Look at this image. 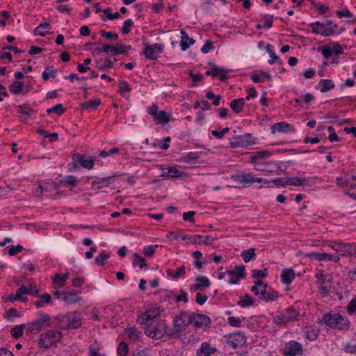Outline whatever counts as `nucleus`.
<instances>
[{"label":"nucleus","instance_id":"obj_1","mask_svg":"<svg viewBox=\"0 0 356 356\" xmlns=\"http://www.w3.org/2000/svg\"><path fill=\"white\" fill-rule=\"evenodd\" d=\"M322 322L332 329L341 331L348 330L351 323L348 318L339 313H327L323 316Z\"/></svg>","mask_w":356,"mask_h":356},{"label":"nucleus","instance_id":"obj_2","mask_svg":"<svg viewBox=\"0 0 356 356\" xmlns=\"http://www.w3.org/2000/svg\"><path fill=\"white\" fill-rule=\"evenodd\" d=\"M231 179L234 181L241 184L243 187L248 188L254 183L268 184L270 181L261 177H255L252 173L245 171H238L231 175Z\"/></svg>","mask_w":356,"mask_h":356},{"label":"nucleus","instance_id":"obj_3","mask_svg":"<svg viewBox=\"0 0 356 356\" xmlns=\"http://www.w3.org/2000/svg\"><path fill=\"white\" fill-rule=\"evenodd\" d=\"M62 337L61 332L56 330H49L40 334L38 345L41 348H49L59 342Z\"/></svg>","mask_w":356,"mask_h":356},{"label":"nucleus","instance_id":"obj_4","mask_svg":"<svg viewBox=\"0 0 356 356\" xmlns=\"http://www.w3.org/2000/svg\"><path fill=\"white\" fill-rule=\"evenodd\" d=\"M38 315L40 316V318L27 325V330L30 332L35 333L41 330L43 327L51 325V321L49 314H43L40 312Z\"/></svg>","mask_w":356,"mask_h":356},{"label":"nucleus","instance_id":"obj_5","mask_svg":"<svg viewBox=\"0 0 356 356\" xmlns=\"http://www.w3.org/2000/svg\"><path fill=\"white\" fill-rule=\"evenodd\" d=\"M58 320L67 321L66 325L60 326L62 330L78 329L82 325V319L76 312H68L65 316L59 317Z\"/></svg>","mask_w":356,"mask_h":356},{"label":"nucleus","instance_id":"obj_6","mask_svg":"<svg viewBox=\"0 0 356 356\" xmlns=\"http://www.w3.org/2000/svg\"><path fill=\"white\" fill-rule=\"evenodd\" d=\"M191 323V314L187 312H182L179 315L175 317L173 329L176 333H178L184 330L187 325Z\"/></svg>","mask_w":356,"mask_h":356},{"label":"nucleus","instance_id":"obj_7","mask_svg":"<svg viewBox=\"0 0 356 356\" xmlns=\"http://www.w3.org/2000/svg\"><path fill=\"white\" fill-rule=\"evenodd\" d=\"M164 49L163 44L154 43L153 44H144L143 54L147 59L156 60Z\"/></svg>","mask_w":356,"mask_h":356},{"label":"nucleus","instance_id":"obj_8","mask_svg":"<svg viewBox=\"0 0 356 356\" xmlns=\"http://www.w3.org/2000/svg\"><path fill=\"white\" fill-rule=\"evenodd\" d=\"M252 139L254 138L250 134L243 136H237L230 139L229 145L232 148L248 147L255 143Z\"/></svg>","mask_w":356,"mask_h":356},{"label":"nucleus","instance_id":"obj_9","mask_svg":"<svg viewBox=\"0 0 356 356\" xmlns=\"http://www.w3.org/2000/svg\"><path fill=\"white\" fill-rule=\"evenodd\" d=\"M246 343V337L241 332L229 334L226 343L231 348H241Z\"/></svg>","mask_w":356,"mask_h":356},{"label":"nucleus","instance_id":"obj_10","mask_svg":"<svg viewBox=\"0 0 356 356\" xmlns=\"http://www.w3.org/2000/svg\"><path fill=\"white\" fill-rule=\"evenodd\" d=\"M73 168H77V164L86 169H92L94 167L95 158L85 159V156L82 154L75 153L72 155Z\"/></svg>","mask_w":356,"mask_h":356},{"label":"nucleus","instance_id":"obj_11","mask_svg":"<svg viewBox=\"0 0 356 356\" xmlns=\"http://www.w3.org/2000/svg\"><path fill=\"white\" fill-rule=\"evenodd\" d=\"M245 267L243 265L236 266L232 270H228L227 273L230 276L228 280L229 284H237L238 281L241 279L245 278Z\"/></svg>","mask_w":356,"mask_h":356},{"label":"nucleus","instance_id":"obj_12","mask_svg":"<svg viewBox=\"0 0 356 356\" xmlns=\"http://www.w3.org/2000/svg\"><path fill=\"white\" fill-rule=\"evenodd\" d=\"M165 330V327H161L157 325L156 321H153L151 323L147 324L145 327V333L151 338L153 339H161Z\"/></svg>","mask_w":356,"mask_h":356},{"label":"nucleus","instance_id":"obj_13","mask_svg":"<svg viewBox=\"0 0 356 356\" xmlns=\"http://www.w3.org/2000/svg\"><path fill=\"white\" fill-rule=\"evenodd\" d=\"M337 184L339 187H347L350 189H356V175L346 173L337 178Z\"/></svg>","mask_w":356,"mask_h":356},{"label":"nucleus","instance_id":"obj_14","mask_svg":"<svg viewBox=\"0 0 356 356\" xmlns=\"http://www.w3.org/2000/svg\"><path fill=\"white\" fill-rule=\"evenodd\" d=\"M283 353L286 356L302 355V346L296 341L291 340L285 345Z\"/></svg>","mask_w":356,"mask_h":356},{"label":"nucleus","instance_id":"obj_15","mask_svg":"<svg viewBox=\"0 0 356 356\" xmlns=\"http://www.w3.org/2000/svg\"><path fill=\"white\" fill-rule=\"evenodd\" d=\"M332 248L335 251L339 252L342 256L352 257L353 251L355 250V244L343 242H334Z\"/></svg>","mask_w":356,"mask_h":356},{"label":"nucleus","instance_id":"obj_16","mask_svg":"<svg viewBox=\"0 0 356 356\" xmlns=\"http://www.w3.org/2000/svg\"><path fill=\"white\" fill-rule=\"evenodd\" d=\"M148 113L153 117L155 120L161 122L167 123L170 120V115L165 111H159V106L156 104L152 105L148 110Z\"/></svg>","mask_w":356,"mask_h":356},{"label":"nucleus","instance_id":"obj_17","mask_svg":"<svg viewBox=\"0 0 356 356\" xmlns=\"http://www.w3.org/2000/svg\"><path fill=\"white\" fill-rule=\"evenodd\" d=\"M308 257L310 259L315 260V261H332L335 263L338 262L339 261V257L337 255H332L328 253H324V252H312L307 254Z\"/></svg>","mask_w":356,"mask_h":356},{"label":"nucleus","instance_id":"obj_18","mask_svg":"<svg viewBox=\"0 0 356 356\" xmlns=\"http://www.w3.org/2000/svg\"><path fill=\"white\" fill-rule=\"evenodd\" d=\"M195 281L196 283L191 287V291H203L211 286V281L205 276L197 275Z\"/></svg>","mask_w":356,"mask_h":356},{"label":"nucleus","instance_id":"obj_19","mask_svg":"<svg viewBox=\"0 0 356 356\" xmlns=\"http://www.w3.org/2000/svg\"><path fill=\"white\" fill-rule=\"evenodd\" d=\"M160 314V309L159 307L152 308L147 310L145 313L140 315L138 321L141 324L147 325L148 322L152 321Z\"/></svg>","mask_w":356,"mask_h":356},{"label":"nucleus","instance_id":"obj_20","mask_svg":"<svg viewBox=\"0 0 356 356\" xmlns=\"http://www.w3.org/2000/svg\"><path fill=\"white\" fill-rule=\"evenodd\" d=\"M261 299L265 302L275 301L279 296V293L272 289H268V285H264L263 289H260Z\"/></svg>","mask_w":356,"mask_h":356},{"label":"nucleus","instance_id":"obj_21","mask_svg":"<svg viewBox=\"0 0 356 356\" xmlns=\"http://www.w3.org/2000/svg\"><path fill=\"white\" fill-rule=\"evenodd\" d=\"M192 323H194L195 326L197 327H203L209 326L211 323L210 318L204 314H191Z\"/></svg>","mask_w":356,"mask_h":356},{"label":"nucleus","instance_id":"obj_22","mask_svg":"<svg viewBox=\"0 0 356 356\" xmlns=\"http://www.w3.org/2000/svg\"><path fill=\"white\" fill-rule=\"evenodd\" d=\"M294 131L293 126L286 122H277L271 126V134H275L277 131L288 134Z\"/></svg>","mask_w":356,"mask_h":356},{"label":"nucleus","instance_id":"obj_23","mask_svg":"<svg viewBox=\"0 0 356 356\" xmlns=\"http://www.w3.org/2000/svg\"><path fill=\"white\" fill-rule=\"evenodd\" d=\"M213 242L214 238L211 236L193 234L189 238V243L191 244L211 245Z\"/></svg>","mask_w":356,"mask_h":356},{"label":"nucleus","instance_id":"obj_24","mask_svg":"<svg viewBox=\"0 0 356 356\" xmlns=\"http://www.w3.org/2000/svg\"><path fill=\"white\" fill-rule=\"evenodd\" d=\"M218 350L210 345L207 342L202 343L200 347L197 350V356H212L214 353H217Z\"/></svg>","mask_w":356,"mask_h":356},{"label":"nucleus","instance_id":"obj_25","mask_svg":"<svg viewBox=\"0 0 356 356\" xmlns=\"http://www.w3.org/2000/svg\"><path fill=\"white\" fill-rule=\"evenodd\" d=\"M113 181L114 179L112 177L96 178L92 182V189H101L105 186H109L113 183Z\"/></svg>","mask_w":356,"mask_h":356},{"label":"nucleus","instance_id":"obj_26","mask_svg":"<svg viewBox=\"0 0 356 356\" xmlns=\"http://www.w3.org/2000/svg\"><path fill=\"white\" fill-rule=\"evenodd\" d=\"M283 315L287 322L289 323L298 320L300 316V310L296 306L291 305L284 310Z\"/></svg>","mask_w":356,"mask_h":356},{"label":"nucleus","instance_id":"obj_27","mask_svg":"<svg viewBox=\"0 0 356 356\" xmlns=\"http://www.w3.org/2000/svg\"><path fill=\"white\" fill-rule=\"evenodd\" d=\"M271 154L268 151H260L252 152L250 157V162L255 166L261 165L264 159L268 157Z\"/></svg>","mask_w":356,"mask_h":356},{"label":"nucleus","instance_id":"obj_28","mask_svg":"<svg viewBox=\"0 0 356 356\" xmlns=\"http://www.w3.org/2000/svg\"><path fill=\"white\" fill-rule=\"evenodd\" d=\"M295 276V271L293 268H284L280 274V280L284 284L288 285L292 282Z\"/></svg>","mask_w":356,"mask_h":356},{"label":"nucleus","instance_id":"obj_29","mask_svg":"<svg viewBox=\"0 0 356 356\" xmlns=\"http://www.w3.org/2000/svg\"><path fill=\"white\" fill-rule=\"evenodd\" d=\"M325 26H321L322 30L321 35L324 37H329L333 35L336 29L338 28L337 24H333L332 21H328L326 23H323Z\"/></svg>","mask_w":356,"mask_h":356},{"label":"nucleus","instance_id":"obj_30","mask_svg":"<svg viewBox=\"0 0 356 356\" xmlns=\"http://www.w3.org/2000/svg\"><path fill=\"white\" fill-rule=\"evenodd\" d=\"M24 82L21 81H15L9 86V90L14 95H19L21 93L25 95L29 91V89H26L25 91H24Z\"/></svg>","mask_w":356,"mask_h":356},{"label":"nucleus","instance_id":"obj_31","mask_svg":"<svg viewBox=\"0 0 356 356\" xmlns=\"http://www.w3.org/2000/svg\"><path fill=\"white\" fill-rule=\"evenodd\" d=\"M211 70L212 76L214 77H218L220 80L222 82L225 81L228 79L227 74L229 72V71L223 67H219L213 65Z\"/></svg>","mask_w":356,"mask_h":356},{"label":"nucleus","instance_id":"obj_32","mask_svg":"<svg viewBox=\"0 0 356 356\" xmlns=\"http://www.w3.org/2000/svg\"><path fill=\"white\" fill-rule=\"evenodd\" d=\"M250 79L254 83H263L265 79L271 80V76L268 72L259 70L252 73Z\"/></svg>","mask_w":356,"mask_h":356},{"label":"nucleus","instance_id":"obj_33","mask_svg":"<svg viewBox=\"0 0 356 356\" xmlns=\"http://www.w3.org/2000/svg\"><path fill=\"white\" fill-rule=\"evenodd\" d=\"M131 49V45H124L119 43L116 46L111 45V56H116L119 54L127 55L129 50Z\"/></svg>","mask_w":356,"mask_h":356},{"label":"nucleus","instance_id":"obj_34","mask_svg":"<svg viewBox=\"0 0 356 356\" xmlns=\"http://www.w3.org/2000/svg\"><path fill=\"white\" fill-rule=\"evenodd\" d=\"M181 42L180 46L182 51H186L189 47L193 44L195 40L188 37L187 33L184 30H181Z\"/></svg>","mask_w":356,"mask_h":356},{"label":"nucleus","instance_id":"obj_35","mask_svg":"<svg viewBox=\"0 0 356 356\" xmlns=\"http://www.w3.org/2000/svg\"><path fill=\"white\" fill-rule=\"evenodd\" d=\"M199 159L200 156L197 152H191L186 155L181 156L179 161L186 164L196 165Z\"/></svg>","mask_w":356,"mask_h":356},{"label":"nucleus","instance_id":"obj_36","mask_svg":"<svg viewBox=\"0 0 356 356\" xmlns=\"http://www.w3.org/2000/svg\"><path fill=\"white\" fill-rule=\"evenodd\" d=\"M125 332L129 339L132 342L140 341L143 337L142 332L137 330L135 327H128L125 329Z\"/></svg>","mask_w":356,"mask_h":356},{"label":"nucleus","instance_id":"obj_37","mask_svg":"<svg viewBox=\"0 0 356 356\" xmlns=\"http://www.w3.org/2000/svg\"><path fill=\"white\" fill-rule=\"evenodd\" d=\"M101 104V99L99 98H96L94 100H90L85 102L81 104V108L83 110H86L88 111H92L97 109V108Z\"/></svg>","mask_w":356,"mask_h":356},{"label":"nucleus","instance_id":"obj_38","mask_svg":"<svg viewBox=\"0 0 356 356\" xmlns=\"http://www.w3.org/2000/svg\"><path fill=\"white\" fill-rule=\"evenodd\" d=\"M167 275L172 280H177L179 277H184L186 274V268L184 266H181L177 270L168 268L166 270Z\"/></svg>","mask_w":356,"mask_h":356},{"label":"nucleus","instance_id":"obj_39","mask_svg":"<svg viewBox=\"0 0 356 356\" xmlns=\"http://www.w3.org/2000/svg\"><path fill=\"white\" fill-rule=\"evenodd\" d=\"M155 295H158L160 298L161 302H166L172 300L174 293L172 291L167 289H159L155 292Z\"/></svg>","mask_w":356,"mask_h":356},{"label":"nucleus","instance_id":"obj_40","mask_svg":"<svg viewBox=\"0 0 356 356\" xmlns=\"http://www.w3.org/2000/svg\"><path fill=\"white\" fill-rule=\"evenodd\" d=\"M39 293V290L38 289H35V291L34 293H32L31 291V289L26 287L24 285H22L19 289H17L16 291V298H19L20 300L24 301L26 300V298H23L22 295L24 294H31L32 296H36Z\"/></svg>","mask_w":356,"mask_h":356},{"label":"nucleus","instance_id":"obj_41","mask_svg":"<svg viewBox=\"0 0 356 356\" xmlns=\"http://www.w3.org/2000/svg\"><path fill=\"white\" fill-rule=\"evenodd\" d=\"M245 105L244 98H238L232 100L229 103L230 108L236 113H239Z\"/></svg>","mask_w":356,"mask_h":356},{"label":"nucleus","instance_id":"obj_42","mask_svg":"<svg viewBox=\"0 0 356 356\" xmlns=\"http://www.w3.org/2000/svg\"><path fill=\"white\" fill-rule=\"evenodd\" d=\"M241 257L245 263H248L250 261H254L257 259L255 248H251L242 251L241 252Z\"/></svg>","mask_w":356,"mask_h":356},{"label":"nucleus","instance_id":"obj_43","mask_svg":"<svg viewBox=\"0 0 356 356\" xmlns=\"http://www.w3.org/2000/svg\"><path fill=\"white\" fill-rule=\"evenodd\" d=\"M318 86H321L319 90L321 92H326L334 88L335 85L331 79H321L318 82Z\"/></svg>","mask_w":356,"mask_h":356},{"label":"nucleus","instance_id":"obj_44","mask_svg":"<svg viewBox=\"0 0 356 356\" xmlns=\"http://www.w3.org/2000/svg\"><path fill=\"white\" fill-rule=\"evenodd\" d=\"M255 299H253L249 294L246 293L237 302V305L243 308L249 307L254 304Z\"/></svg>","mask_w":356,"mask_h":356},{"label":"nucleus","instance_id":"obj_45","mask_svg":"<svg viewBox=\"0 0 356 356\" xmlns=\"http://www.w3.org/2000/svg\"><path fill=\"white\" fill-rule=\"evenodd\" d=\"M266 51L271 58V59L268 60V63L270 65H272L273 63H277V64L282 63L281 58L275 54L274 48L271 44H268L266 45Z\"/></svg>","mask_w":356,"mask_h":356},{"label":"nucleus","instance_id":"obj_46","mask_svg":"<svg viewBox=\"0 0 356 356\" xmlns=\"http://www.w3.org/2000/svg\"><path fill=\"white\" fill-rule=\"evenodd\" d=\"M63 300L66 303L74 304L81 300L82 298L78 296L76 293L65 292Z\"/></svg>","mask_w":356,"mask_h":356},{"label":"nucleus","instance_id":"obj_47","mask_svg":"<svg viewBox=\"0 0 356 356\" xmlns=\"http://www.w3.org/2000/svg\"><path fill=\"white\" fill-rule=\"evenodd\" d=\"M114 63L109 58H106L104 62L100 60H95V67L102 71H106L107 69L112 68Z\"/></svg>","mask_w":356,"mask_h":356},{"label":"nucleus","instance_id":"obj_48","mask_svg":"<svg viewBox=\"0 0 356 356\" xmlns=\"http://www.w3.org/2000/svg\"><path fill=\"white\" fill-rule=\"evenodd\" d=\"M78 180L76 177H74V175L65 176L60 181V184L62 186L70 188H73L74 186H75Z\"/></svg>","mask_w":356,"mask_h":356},{"label":"nucleus","instance_id":"obj_49","mask_svg":"<svg viewBox=\"0 0 356 356\" xmlns=\"http://www.w3.org/2000/svg\"><path fill=\"white\" fill-rule=\"evenodd\" d=\"M275 167H277V164L274 162L266 163L262 161L261 165L254 166V169L257 171L272 172L274 171L273 168Z\"/></svg>","mask_w":356,"mask_h":356},{"label":"nucleus","instance_id":"obj_50","mask_svg":"<svg viewBox=\"0 0 356 356\" xmlns=\"http://www.w3.org/2000/svg\"><path fill=\"white\" fill-rule=\"evenodd\" d=\"M305 337L309 341L315 340L318 334L319 330L314 327H306L305 330Z\"/></svg>","mask_w":356,"mask_h":356},{"label":"nucleus","instance_id":"obj_51","mask_svg":"<svg viewBox=\"0 0 356 356\" xmlns=\"http://www.w3.org/2000/svg\"><path fill=\"white\" fill-rule=\"evenodd\" d=\"M50 27L51 25L48 22L41 23L34 29L33 33L35 35L45 36L47 33V31L45 30L50 29Z\"/></svg>","mask_w":356,"mask_h":356},{"label":"nucleus","instance_id":"obj_52","mask_svg":"<svg viewBox=\"0 0 356 356\" xmlns=\"http://www.w3.org/2000/svg\"><path fill=\"white\" fill-rule=\"evenodd\" d=\"M287 181L288 185L299 186L306 184L308 180L306 178L292 177H287Z\"/></svg>","mask_w":356,"mask_h":356},{"label":"nucleus","instance_id":"obj_53","mask_svg":"<svg viewBox=\"0 0 356 356\" xmlns=\"http://www.w3.org/2000/svg\"><path fill=\"white\" fill-rule=\"evenodd\" d=\"M111 256V253L106 251L102 250L97 257L95 259V264L97 266H104V261L106 259H108Z\"/></svg>","mask_w":356,"mask_h":356},{"label":"nucleus","instance_id":"obj_54","mask_svg":"<svg viewBox=\"0 0 356 356\" xmlns=\"http://www.w3.org/2000/svg\"><path fill=\"white\" fill-rule=\"evenodd\" d=\"M17 111L22 115L29 117L33 115L35 113V111L33 109H32L27 104H25L19 105L17 106Z\"/></svg>","mask_w":356,"mask_h":356},{"label":"nucleus","instance_id":"obj_55","mask_svg":"<svg viewBox=\"0 0 356 356\" xmlns=\"http://www.w3.org/2000/svg\"><path fill=\"white\" fill-rule=\"evenodd\" d=\"M129 350V348L126 342L121 341L119 343L117 348V353L118 356H127Z\"/></svg>","mask_w":356,"mask_h":356},{"label":"nucleus","instance_id":"obj_56","mask_svg":"<svg viewBox=\"0 0 356 356\" xmlns=\"http://www.w3.org/2000/svg\"><path fill=\"white\" fill-rule=\"evenodd\" d=\"M317 51L318 52H321L323 56L325 58H328L331 57L334 54L333 52H332V49L331 48V47L327 46V45H323V46L318 47H317Z\"/></svg>","mask_w":356,"mask_h":356},{"label":"nucleus","instance_id":"obj_57","mask_svg":"<svg viewBox=\"0 0 356 356\" xmlns=\"http://www.w3.org/2000/svg\"><path fill=\"white\" fill-rule=\"evenodd\" d=\"M51 301V296L49 293L43 294L40 300L35 302L34 305L37 308H40L44 305V303L49 304Z\"/></svg>","mask_w":356,"mask_h":356},{"label":"nucleus","instance_id":"obj_58","mask_svg":"<svg viewBox=\"0 0 356 356\" xmlns=\"http://www.w3.org/2000/svg\"><path fill=\"white\" fill-rule=\"evenodd\" d=\"M134 259L133 261L134 266L138 265L140 268L147 267V263H146L145 259L140 257L138 253H134Z\"/></svg>","mask_w":356,"mask_h":356},{"label":"nucleus","instance_id":"obj_59","mask_svg":"<svg viewBox=\"0 0 356 356\" xmlns=\"http://www.w3.org/2000/svg\"><path fill=\"white\" fill-rule=\"evenodd\" d=\"M120 88L118 92L122 96H125V92H129L131 91L132 88L131 86L126 81H120Z\"/></svg>","mask_w":356,"mask_h":356},{"label":"nucleus","instance_id":"obj_60","mask_svg":"<svg viewBox=\"0 0 356 356\" xmlns=\"http://www.w3.org/2000/svg\"><path fill=\"white\" fill-rule=\"evenodd\" d=\"M184 173L174 167L169 168L165 173V176L170 178H178L182 176Z\"/></svg>","mask_w":356,"mask_h":356},{"label":"nucleus","instance_id":"obj_61","mask_svg":"<svg viewBox=\"0 0 356 356\" xmlns=\"http://www.w3.org/2000/svg\"><path fill=\"white\" fill-rule=\"evenodd\" d=\"M24 328H25V325L24 324H21L19 325L15 326L11 330V332H10L11 335L15 339H18L19 337H20L22 335L23 330H24Z\"/></svg>","mask_w":356,"mask_h":356},{"label":"nucleus","instance_id":"obj_62","mask_svg":"<svg viewBox=\"0 0 356 356\" xmlns=\"http://www.w3.org/2000/svg\"><path fill=\"white\" fill-rule=\"evenodd\" d=\"M251 275L254 279L266 278L268 276L267 269L266 268L264 270L253 269L251 270Z\"/></svg>","mask_w":356,"mask_h":356},{"label":"nucleus","instance_id":"obj_63","mask_svg":"<svg viewBox=\"0 0 356 356\" xmlns=\"http://www.w3.org/2000/svg\"><path fill=\"white\" fill-rule=\"evenodd\" d=\"M65 111V109L63 108L61 104H58L54 106L49 108L47 110V113L48 114H51L52 113H55L58 115H62Z\"/></svg>","mask_w":356,"mask_h":356},{"label":"nucleus","instance_id":"obj_64","mask_svg":"<svg viewBox=\"0 0 356 356\" xmlns=\"http://www.w3.org/2000/svg\"><path fill=\"white\" fill-rule=\"evenodd\" d=\"M345 351L349 353L356 354V339H353L348 341L345 346Z\"/></svg>","mask_w":356,"mask_h":356}]
</instances>
